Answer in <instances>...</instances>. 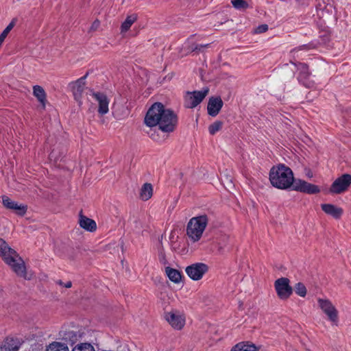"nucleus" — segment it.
Returning a JSON list of instances; mask_svg holds the SVG:
<instances>
[{"mask_svg": "<svg viewBox=\"0 0 351 351\" xmlns=\"http://www.w3.org/2000/svg\"><path fill=\"white\" fill-rule=\"evenodd\" d=\"M269 180L274 187L280 189L292 186L293 190L307 194H316L320 191L317 185L300 179L294 180L292 170L285 165H278L271 169Z\"/></svg>", "mask_w": 351, "mask_h": 351, "instance_id": "nucleus-1", "label": "nucleus"}, {"mask_svg": "<svg viewBox=\"0 0 351 351\" xmlns=\"http://www.w3.org/2000/svg\"><path fill=\"white\" fill-rule=\"evenodd\" d=\"M145 123L151 128L158 125L161 131L171 132L177 125L178 117L172 110L166 109L161 103H155L148 110Z\"/></svg>", "mask_w": 351, "mask_h": 351, "instance_id": "nucleus-2", "label": "nucleus"}, {"mask_svg": "<svg viewBox=\"0 0 351 351\" xmlns=\"http://www.w3.org/2000/svg\"><path fill=\"white\" fill-rule=\"evenodd\" d=\"M0 256L18 276L27 278L23 259L2 239H0Z\"/></svg>", "mask_w": 351, "mask_h": 351, "instance_id": "nucleus-3", "label": "nucleus"}, {"mask_svg": "<svg viewBox=\"0 0 351 351\" xmlns=\"http://www.w3.org/2000/svg\"><path fill=\"white\" fill-rule=\"evenodd\" d=\"M208 223L206 215H201L192 217L186 226V236L193 243L199 241Z\"/></svg>", "mask_w": 351, "mask_h": 351, "instance_id": "nucleus-4", "label": "nucleus"}, {"mask_svg": "<svg viewBox=\"0 0 351 351\" xmlns=\"http://www.w3.org/2000/svg\"><path fill=\"white\" fill-rule=\"evenodd\" d=\"M209 89L204 88L202 90L188 92L185 97V106L193 108L200 104L208 95Z\"/></svg>", "mask_w": 351, "mask_h": 351, "instance_id": "nucleus-5", "label": "nucleus"}, {"mask_svg": "<svg viewBox=\"0 0 351 351\" xmlns=\"http://www.w3.org/2000/svg\"><path fill=\"white\" fill-rule=\"evenodd\" d=\"M275 289L278 296L281 300H286L292 294L293 289L289 285V280L287 278H280L274 282Z\"/></svg>", "mask_w": 351, "mask_h": 351, "instance_id": "nucleus-6", "label": "nucleus"}, {"mask_svg": "<svg viewBox=\"0 0 351 351\" xmlns=\"http://www.w3.org/2000/svg\"><path fill=\"white\" fill-rule=\"evenodd\" d=\"M165 318L171 327L176 330H181L185 324L184 315L178 311L166 313Z\"/></svg>", "mask_w": 351, "mask_h": 351, "instance_id": "nucleus-7", "label": "nucleus"}, {"mask_svg": "<svg viewBox=\"0 0 351 351\" xmlns=\"http://www.w3.org/2000/svg\"><path fill=\"white\" fill-rule=\"evenodd\" d=\"M208 267L202 263H197L186 267L185 271L187 275L193 280H199L208 271Z\"/></svg>", "mask_w": 351, "mask_h": 351, "instance_id": "nucleus-8", "label": "nucleus"}, {"mask_svg": "<svg viewBox=\"0 0 351 351\" xmlns=\"http://www.w3.org/2000/svg\"><path fill=\"white\" fill-rule=\"evenodd\" d=\"M317 302L319 306L328 316L329 320L332 323H336L338 318V312L332 302L327 299L322 298H319Z\"/></svg>", "mask_w": 351, "mask_h": 351, "instance_id": "nucleus-9", "label": "nucleus"}, {"mask_svg": "<svg viewBox=\"0 0 351 351\" xmlns=\"http://www.w3.org/2000/svg\"><path fill=\"white\" fill-rule=\"evenodd\" d=\"M90 95L95 99L98 104V113L100 115L106 114L109 111L110 99L103 93L91 90Z\"/></svg>", "mask_w": 351, "mask_h": 351, "instance_id": "nucleus-10", "label": "nucleus"}, {"mask_svg": "<svg viewBox=\"0 0 351 351\" xmlns=\"http://www.w3.org/2000/svg\"><path fill=\"white\" fill-rule=\"evenodd\" d=\"M350 184L351 176L344 174L332 183L330 191L332 193H341L345 191Z\"/></svg>", "mask_w": 351, "mask_h": 351, "instance_id": "nucleus-11", "label": "nucleus"}, {"mask_svg": "<svg viewBox=\"0 0 351 351\" xmlns=\"http://www.w3.org/2000/svg\"><path fill=\"white\" fill-rule=\"evenodd\" d=\"M2 203L6 208L14 210L18 215H24L27 211L26 206L19 204L17 202L12 201L8 196H2Z\"/></svg>", "mask_w": 351, "mask_h": 351, "instance_id": "nucleus-12", "label": "nucleus"}, {"mask_svg": "<svg viewBox=\"0 0 351 351\" xmlns=\"http://www.w3.org/2000/svg\"><path fill=\"white\" fill-rule=\"evenodd\" d=\"M88 74H86L84 76L80 77L75 82L71 84V87L72 89V92L73 93L74 97L75 100L79 101L80 103L82 94L84 91V87H85V80L87 77Z\"/></svg>", "mask_w": 351, "mask_h": 351, "instance_id": "nucleus-13", "label": "nucleus"}, {"mask_svg": "<svg viewBox=\"0 0 351 351\" xmlns=\"http://www.w3.org/2000/svg\"><path fill=\"white\" fill-rule=\"evenodd\" d=\"M223 104V101L219 97L210 98L207 106L208 114L212 117L217 116Z\"/></svg>", "mask_w": 351, "mask_h": 351, "instance_id": "nucleus-14", "label": "nucleus"}, {"mask_svg": "<svg viewBox=\"0 0 351 351\" xmlns=\"http://www.w3.org/2000/svg\"><path fill=\"white\" fill-rule=\"evenodd\" d=\"M322 210L328 215L337 219L343 215V210L341 208L332 204H322L321 205Z\"/></svg>", "mask_w": 351, "mask_h": 351, "instance_id": "nucleus-15", "label": "nucleus"}, {"mask_svg": "<svg viewBox=\"0 0 351 351\" xmlns=\"http://www.w3.org/2000/svg\"><path fill=\"white\" fill-rule=\"evenodd\" d=\"M79 224L81 228L89 232H94L97 229L95 221L82 215H80Z\"/></svg>", "mask_w": 351, "mask_h": 351, "instance_id": "nucleus-16", "label": "nucleus"}, {"mask_svg": "<svg viewBox=\"0 0 351 351\" xmlns=\"http://www.w3.org/2000/svg\"><path fill=\"white\" fill-rule=\"evenodd\" d=\"M291 63L293 64L294 65H296L298 66V69L300 71L299 75H298V80L300 82L303 83L305 86H308V84L306 83V80L310 75V73L308 71V66L306 64L300 63L299 62L298 64L292 61H291Z\"/></svg>", "mask_w": 351, "mask_h": 351, "instance_id": "nucleus-17", "label": "nucleus"}, {"mask_svg": "<svg viewBox=\"0 0 351 351\" xmlns=\"http://www.w3.org/2000/svg\"><path fill=\"white\" fill-rule=\"evenodd\" d=\"M19 343L16 339L8 338L1 347V351H18Z\"/></svg>", "mask_w": 351, "mask_h": 351, "instance_id": "nucleus-18", "label": "nucleus"}, {"mask_svg": "<svg viewBox=\"0 0 351 351\" xmlns=\"http://www.w3.org/2000/svg\"><path fill=\"white\" fill-rule=\"evenodd\" d=\"M60 336L62 338V339L66 342L71 343V344L75 343L80 337V335H78L73 330L60 331Z\"/></svg>", "mask_w": 351, "mask_h": 351, "instance_id": "nucleus-19", "label": "nucleus"}, {"mask_svg": "<svg viewBox=\"0 0 351 351\" xmlns=\"http://www.w3.org/2000/svg\"><path fill=\"white\" fill-rule=\"evenodd\" d=\"M33 94L45 108L46 102V93L45 90L40 86L36 85L33 87Z\"/></svg>", "mask_w": 351, "mask_h": 351, "instance_id": "nucleus-20", "label": "nucleus"}, {"mask_svg": "<svg viewBox=\"0 0 351 351\" xmlns=\"http://www.w3.org/2000/svg\"><path fill=\"white\" fill-rule=\"evenodd\" d=\"M153 194V187L151 184L145 183L141 188L140 197L141 199L147 201L150 199Z\"/></svg>", "mask_w": 351, "mask_h": 351, "instance_id": "nucleus-21", "label": "nucleus"}, {"mask_svg": "<svg viewBox=\"0 0 351 351\" xmlns=\"http://www.w3.org/2000/svg\"><path fill=\"white\" fill-rule=\"evenodd\" d=\"M165 271L170 280L175 283L180 282L182 276L178 270L167 267L165 269Z\"/></svg>", "mask_w": 351, "mask_h": 351, "instance_id": "nucleus-22", "label": "nucleus"}, {"mask_svg": "<svg viewBox=\"0 0 351 351\" xmlns=\"http://www.w3.org/2000/svg\"><path fill=\"white\" fill-rule=\"evenodd\" d=\"M231 351H258V349L254 344L241 342L234 346Z\"/></svg>", "mask_w": 351, "mask_h": 351, "instance_id": "nucleus-23", "label": "nucleus"}, {"mask_svg": "<svg viewBox=\"0 0 351 351\" xmlns=\"http://www.w3.org/2000/svg\"><path fill=\"white\" fill-rule=\"evenodd\" d=\"M137 16L136 14H132L128 16L126 19L123 22L121 26V32L125 33L128 32L132 24L136 21Z\"/></svg>", "mask_w": 351, "mask_h": 351, "instance_id": "nucleus-24", "label": "nucleus"}, {"mask_svg": "<svg viewBox=\"0 0 351 351\" xmlns=\"http://www.w3.org/2000/svg\"><path fill=\"white\" fill-rule=\"evenodd\" d=\"M46 351H69V349L64 343L53 342L47 347Z\"/></svg>", "mask_w": 351, "mask_h": 351, "instance_id": "nucleus-25", "label": "nucleus"}, {"mask_svg": "<svg viewBox=\"0 0 351 351\" xmlns=\"http://www.w3.org/2000/svg\"><path fill=\"white\" fill-rule=\"evenodd\" d=\"M72 351H95L94 347L88 343H82L76 345Z\"/></svg>", "mask_w": 351, "mask_h": 351, "instance_id": "nucleus-26", "label": "nucleus"}, {"mask_svg": "<svg viewBox=\"0 0 351 351\" xmlns=\"http://www.w3.org/2000/svg\"><path fill=\"white\" fill-rule=\"evenodd\" d=\"M231 3L233 7L237 10H245L249 7L248 3L245 0H232Z\"/></svg>", "mask_w": 351, "mask_h": 351, "instance_id": "nucleus-27", "label": "nucleus"}, {"mask_svg": "<svg viewBox=\"0 0 351 351\" xmlns=\"http://www.w3.org/2000/svg\"><path fill=\"white\" fill-rule=\"evenodd\" d=\"M295 291L298 295L301 297H304L306 294V289L304 284L301 282H298L296 284L295 287Z\"/></svg>", "mask_w": 351, "mask_h": 351, "instance_id": "nucleus-28", "label": "nucleus"}, {"mask_svg": "<svg viewBox=\"0 0 351 351\" xmlns=\"http://www.w3.org/2000/svg\"><path fill=\"white\" fill-rule=\"evenodd\" d=\"M14 25V22H11L5 27V29L3 31V32L1 34V35H0V45H2V43H3L5 38H6V36H8L9 32L12 30V29L13 28Z\"/></svg>", "mask_w": 351, "mask_h": 351, "instance_id": "nucleus-29", "label": "nucleus"}, {"mask_svg": "<svg viewBox=\"0 0 351 351\" xmlns=\"http://www.w3.org/2000/svg\"><path fill=\"white\" fill-rule=\"evenodd\" d=\"M221 127H222V122H221V121L214 122L208 128L210 134L212 135L215 134L216 132H217L219 130H221Z\"/></svg>", "mask_w": 351, "mask_h": 351, "instance_id": "nucleus-30", "label": "nucleus"}, {"mask_svg": "<svg viewBox=\"0 0 351 351\" xmlns=\"http://www.w3.org/2000/svg\"><path fill=\"white\" fill-rule=\"evenodd\" d=\"M267 29H268L267 25H262L258 26L256 29L255 32H256V33L261 34V33L265 32Z\"/></svg>", "mask_w": 351, "mask_h": 351, "instance_id": "nucleus-31", "label": "nucleus"}, {"mask_svg": "<svg viewBox=\"0 0 351 351\" xmlns=\"http://www.w3.org/2000/svg\"><path fill=\"white\" fill-rule=\"evenodd\" d=\"M158 257H159V261L161 263H162L164 265H165L167 263L165 254L162 250H160L159 252Z\"/></svg>", "mask_w": 351, "mask_h": 351, "instance_id": "nucleus-32", "label": "nucleus"}, {"mask_svg": "<svg viewBox=\"0 0 351 351\" xmlns=\"http://www.w3.org/2000/svg\"><path fill=\"white\" fill-rule=\"evenodd\" d=\"M100 25V21L99 20H95L90 26V31H96Z\"/></svg>", "mask_w": 351, "mask_h": 351, "instance_id": "nucleus-33", "label": "nucleus"}, {"mask_svg": "<svg viewBox=\"0 0 351 351\" xmlns=\"http://www.w3.org/2000/svg\"><path fill=\"white\" fill-rule=\"evenodd\" d=\"M57 284L63 286L66 288H71L72 287L71 281H67L66 283H64L62 280L57 281Z\"/></svg>", "mask_w": 351, "mask_h": 351, "instance_id": "nucleus-34", "label": "nucleus"}, {"mask_svg": "<svg viewBox=\"0 0 351 351\" xmlns=\"http://www.w3.org/2000/svg\"><path fill=\"white\" fill-rule=\"evenodd\" d=\"M208 45H209V44H207V45H199L196 46L195 49L200 51V50H202V49H203L204 47H207Z\"/></svg>", "mask_w": 351, "mask_h": 351, "instance_id": "nucleus-35", "label": "nucleus"}, {"mask_svg": "<svg viewBox=\"0 0 351 351\" xmlns=\"http://www.w3.org/2000/svg\"><path fill=\"white\" fill-rule=\"evenodd\" d=\"M305 47H306L304 45V46H301V47H298V48H295V49H293V50L291 51V53L294 54L295 52H297V51H300V50H302V49H304Z\"/></svg>", "mask_w": 351, "mask_h": 351, "instance_id": "nucleus-36", "label": "nucleus"}, {"mask_svg": "<svg viewBox=\"0 0 351 351\" xmlns=\"http://www.w3.org/2000/svg\"><path fill=\"white\" fill-rule=\"evenodd\" d=\"M53 157V152L51 153L50 158H52Z\"/></svg>", "mask_w": 351, "mask_h": 351, "instance_id": "nucleus-37", "label": "nucleus"}, {"mask_svg": "<svg viewBox=\"0 0 351 351\" xmlns=\"http://www.w3.org/2000/svg\"><path fill=\"white\" fill-rule=\"evenodd\" d=\"M152 138L154 139V140H156V138L153 136H151Z\"/></svg>", "mask_w": 351, "mask_h": 351, "instance_id": "nucleus-38", "label": "nucleus"}, {"mask_svg": "<svg viewBox=\"0 0 351 351\" xmlns=\"http://www.w3.org/2000/svg\"><path fill=\"white\" fill-rule=\"evenodd\" d=\"M308 176L311 178V177H312V174L308 173Z\"/></svg>", "mask_w": 351, "mask_h": 351, "instance_id": "nucleus-39", "label": "nucleus"}, {"mask_svg": "<svg viewBox=\"0 0 351 351\" xmlns=\"http://www.w3.org/2000/svg\"><path fill=\"white\" fill-rule=\"evenodd\" d=\"M1 46V45H0V47Z\"/></svg>", "mask_w": 351, "mask_h": 351, "instance_id": "nucleus-40", "label": "nucleus"}]
</instances>
